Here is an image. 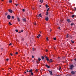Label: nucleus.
<instances>
[{
	"instance_id": "1",
	"label": "nucleus",
	"mask_w": 76,
	"mask_h": 76,
	"mask_svg": "<svg viewBox=\"0 0 76 76\" xmlns=\"http://www.w3.org/2000/svg\"><path fill=\"white\" fill-rule=\"evenodd\" d=\"M69 69L72 70V69L73 67H74V66L73 65H70L69 66Z\"/></svg>"
},
{
	"instance_id": "2",
	"label": "nucleus",
	"mask_w": 76,
	"mask_h": 76,
	"mask_svg": "<svg viewBox=\"0 0 76 76\" xmlns=\"http://www.w3.org/2000/svg\"><path fill=\"white\" fill-rule=\"evenodd\" d=\"M8 11L9 12H10V13H13V11L11 9H9Z\"/></svg>"
},
{
	"instance_id": "3",
	"label": "nucleus",
	"mask_w": 76,
	"mask_h": 76,
	"mask_svg": "<svg viewBox=\"0 0 76 76\" xmlns=\"http://www.w3.org/2000/svg\"><path fill=\"white\" fill-rule=\"evenodd\" d=\"M7 18L8 19H10V18H11V17L10 16V15H8Z\"/></svg>"
},
{
	"instance_id": "4",
	"label": "nucleus",
	"mask_w": 76,
	"mask_h": 76,
	"mask_svg": "<svg viewBox=\"0 0 76 76\" xmlns=\"http://www.w3.org/2000/svg\"><path fill=\"white\" fill-rule=\"evenodd\" d=\"M49 72L50 73V75H53V72H52V71H50V70H48Z\"/></svg>"
},
{
	"instance_id": "5",
	"label": "nucleus",
	"mask_w": 76,
	"mask_h": 76,
	"mask_svg": "<svg viewBox=\"0 0 76 76\" xmlns=\"http://www.w3.org/2000/svg\"><path fill=\"white\" fill-rule=\"evenodd\" d=\"M45 57L46 58V60L47 61H49V59L48 58V57L46 56H45Z\"/></svg>"
},
{
	"instance_id": "6",
	"label": "nucleus",
	"mask_w": 76,
	"mask_h": 76,
	"mask_svg": "<svg viewBox=\"0 0 76 76\" xmlns=\"http://www.w3.org/2000/svg\"><path fill=\"white\" fill-rule=\"evenodd\" d=\"M71 73H72V75H75V72L74 71H72L71 72Z\"/></svg>"
},
{
	"instance_id": "7",
	"label": "nucleus",
	"mask_w": 76,
	"mask_h": 76,
	"mask_svg": "<svg viewBox=\"0 0 76 76\" xmlns=\"http://www.w3.org/2000/svg\"><path fill=\"white\" fill-rule=\"evenodd\" d=\"M23 20L24 22H26V18H23Z\"/></svg>"
},
{
	"instance_id": "8",
	"label": "nucleus",
	"mask_w": 76,
	"mask_h": 76,
	"mask_svg": "<svg viewBox=\"0 0 76 76\" xmlns=\"http://www.w3.org/2000/svg\"><path fill=\"white\" fill-rule=\"evenodd\" d=\"M70 19H68L66 20V21L68 22V23H70Z\"/></svg>"
},
{
	"instance_id": "9",
	"label": "nucleus",
	"mask_w": 76,
	"mask_h": 76,
	"mask_svg": "<svg viewBox=\"0 0 76 76\" xmlns=\"http://www.w3.org/2000/svg\"><path fill=\"white\" fill-rule=\"evenodd\" d=\"M69 36H70V35H69V34H68L67 35H66V37L67 38H69Z\"/></svg>"
},
{
	"instance_id": "10",
	"label": "nucleus",
	"mask_w": 76,
	"mask_h": 76,
	"mask_svg": "<svg viewBox=\"0 0 76 76\" xmlns=\"http://www.w3.org/2000/svg\"><path fill=\"white\" fill-rule=\"evenodd\" d=\"M48 19L49 18L48 17L46 18H45V20H46V21H48Z\"/></svg>"
},
{
	"instance_id": "11",
	"label": "nucleus",
	"mask_w": 76,
	"mask_h": 76,
	"mask_svg": "<svg viewBox=\"0 0 76 76\" xmlns=\"http://www.w3.org/2000/svg\"><path fill=\"white\" fill-rule=\"evenodd\" d=\"M41 37V35H40V34H39V35L37 36V38H39V37Z\"/></svg>"
},
{
	"instance_id": "12",
	"label": "nucleus",
	"mask_w": 76,
	"mask_h": 76,
	"mask_svg": "<svg viewBox=\"0 0 76 76\" xmlns=\"http://www.w3.org/2000/svg\"><path fill=\"white\" fill-rule=\"evenodd\" d=\"M45 66H46V67H48V68H50V66H48V65H46Z\"/></svg>"
},
{
	"instance_id": "13",
	"label": "nucleus",
	"mask_w": 76,
	"mask_h": 76,
	"mask_svg": "<svg viewBox=\"0 0 76 76\" xmlns=\"http://www.w3.org/2000/svg\"><path fill=\"white\" fill-rule=\"evenodd\" d=\"M75 25V24L73 23H71V26H73V25Z\"/></svg>"
},
{
	"instance_id": "14",
	"label": "nucleus",
	"mask_w": 76,
	"mask_h": 76,
	"mask_svg": "<svg viewBox=\"0 0 76 76\" xmlns=\"http://www.w3.org/2000/svg\"><path fill=\"white\" fill-rule=\"evenodd\" d=\"M49 61L50 63H51V62H53V60H52V59H50Z\"/></svg>"
},
{
	"instance_id": "15",
	"label": "nucleus",
	"mask_w": 76,
	"mask_h": 76,
	"mask_svg": "<svg viewBox=\"0 0 76 76\" xmlns=\"http://www.w3.org/2000/svg\"><path fill=\"white\" fill-rule=\"evenodd\" d=\"M46 8H48V7H49V6H48V5L46 4Z\"/></svg>"
},
{
	"instance_id": "16",
	"label": "nucleus",
	"mask_w": 76,
	"mask_h": 76,
	"mask_svg": "<svg viewBox=\"0 0 76 76\" xmlns=\"http://www.w3.org/2000/svg\"><path fill=\"white\" fill-rule=\"evenodd\" d=\"M32 72V69L30 70L29 71V72H30V73H31V72Z\"/></svg>"
},
{
	"instance_id": "17",
	"label": "nucleus",
	"mask_w": 76,
	"mask_h": 76,
	"mask_svg": "<svg viewBox=\"0 0 76 76\" xmlns=\"http://www.w3.org/2000/svg\"><path fill=\"white\" fill-rule=\"evenodd\" d=\"M9 3H11L12 2V0H10L9 1Z\"/></svg>"
},
{
	"instance_id": "18",
	"label": "nucleus",
	"mask_w": 76,
	"mask_h": 76,
	"mask_svg": "<svg viewBox=\"0 0 76 76\" xmlns=\"http://www.w3.org/2000/svg\"><path fill=\"white\" fill-rule=\"evenodd\" d=\"M11 18H12V19H15V17L13 16H12Z\"/></svg>"
},
{
	"instance_id": "19",
	"label": "nucleus",
	"mask_w": 76,
	"mask_h": 76,
	"mask_svg": "<svg viewBox=\"0 0 76 76\" xmlns=\"http://www.w3.org/2000/svg\"><path fill=\"white\" fill-rule=\"evenodd\" d=\"M72 18H75V15H72Z\"/></svg>"
},
{
	"instance_id": "20",
	"label": "nucleus",
	"mask_w": 76,
	"mask_h": 76,
	"mask_svg": "<svg viewBox=\"0 0 76 76\" xmlns=\"http://www.w3.org/2000/svg\"><path fill=\"white\" fill-rule=\"evenodd\" d=\"M38 60L39 61H41V58H38Z\"/></svg>"
},
{
	"instance_id": "21",
	"label": "nucleus",
	"mask_w": 76,
	"mask_h": 76,
	"mask_svg": "<svg viewBox=\"0 0 76 76\" xmlns=\"http://www.w3.org/2000/svg\"><path fill=\"white\" fill-rule=\"evenodd\" d=\"M18 21H19V22H20V18L18 17Z\"/></svg>"
},
{
	"instance_id": "22",
	"label": "nucleus",
	"mask_w": 76,
	"mask_h": 76,
	"mask_svg": "<svg viewBox=\"0 0 76 76\" xmlns=\"http://www.w3.org/2000/svg\"><path fill=\"white\" fill-rule=\"evenodd\" d=\"M66 76H72V75L70 74H67Z\"/></svg>"
},
{
	"instance_id": "23",
	"label": "nucleus",
	"mask_w": 76,
	"mask_h": 76,
	"mask_svg": "<svg viewBox=\"0 0 76 76\" xmlns=\"http://www.w3.org/2000/svg\"><path fill=\"white\" fill-rule=\"evenodd\" d=\"M7 14H8V13H7V12L5 13V16H7Z\"/></svg>"
},
{
	"instance_id": "24",
	"label": "nucleus",
	"mask_w": 76,
	"mask_h": 76,
	"mask_svg": "<svg viewBox=\"0 0 76 76\" xmlns=\"http://www.w3.org/2000/svg\"><path fill=\"white\" fill-rule=\"evenodd\" d=\"M31 75H32V76H33V75H34V74H33V72H31Z\"/></svg>"
},
{
	"instance_id": "25",
	"label": "nucleus",
	"mask_w": 76,
	"mask_h": 76,
	"mask_svg": "<svg viewBox=\"0 0 76 76\" xmlns=\"http://www.w3.org/2000/svg\"><path fill=\"white\" fill-rule=\"evenodd\" d=\"M39 17H40V18H41V17H42V15H41V14H39Z\"/></svg>"
},
{
	"instance_id": "26",
	"label": "nucleus",
	"mask_w": 76,
	"mask_h": 76,
	"mask_svg": "<svg viewBox=\"0 0 76 76\" xmlns=\"http://www.w3.org/2000/svg\"><path fill=\"white\" fill-rule=\"evenodd\" d=\"M42 60H43V59H44V57L42 56Z\"/></svg>"
},
{
	"instance_id": "27",
	"label": "nucleus",
	"mask_w": 76,
	"mask_h": 76,
	"mask_svg": "<svg viewBox=\"0 0 76 76\" xmlns=\"http://www.w3.org/2000/svg\"><path fill=\"white\" fill-rule=\"evenodd\" d=\"M9 24L10 25H12V24H11V23L10 22H9Z\"/></svg>"
},
{
	"instance_id": "28",
	"label": "nucleus",
	"mask_w": 76,
	"mask_h": 76,
	"mask_svg": "<svg viewBox=\"0 0 76 76\" xmlns=\"http://www.w3.org/2000/svg\"><path fill=\"white\" fill-rule=\"evenodd\" d=\"M46 13H47L46 15H47V16L48 15V11H47V12H46Z\"/></svg>"
},
{
	"instance_id": "29",
	"label": "nucleus",
	"mask_w": 76,
	"mask_h": 76,
	"mask_svg": "<svg viewBox=\"0 0 76 76\" xmlns=\"http://www.w3.org/2000/svg\"><path fill=\"white\" fill-rule=\"evenodd\" d=\"M61 69V67L59 66V70H60Z\"/></svg>"
},
{
	"instance_id": "30",
	"label": "nucleus",
	"mask_w": 76,
	"mask_h": 76,
	"mask_svg": "<svg viewBox=\"0 0 76 76\" xmlns=\"http://www.w3.org/2000/svg\"><path fill=\"white\" fill-rule=\"evenodd\" d=\"M15 6H16V7H17V6H19V4H15Z\"/></svg>"
},
{
	"instance_id": "31",
	"label": "nucleus",
	"mask_w": 76,
	"mask_h": 76,
	"mask_svg": "<svg viewBox=\"0 0 76 76\" xmlns=\"http://www.w3.org/2000/svg\"><path fill=\"white\" fill-rule=\"evenodd\" d=\"M71 42H72V43H74L75 42L74 41H73L72 40H71Z\"/></svg>"
},
{
	"instance_id": "32",
	"label": "nucleus",
	"mask_w": 76,
	"mask_h": 76,
	"mask_svg": "<svg viewBox=\"0 0 76 76\" xmlns=\"http://www.w3.org/2000/svg\"><path fill=\"white\" fill-rule=\"evenodd\" d=\"M15 54H18V52H17L15 53Z\"/></svg>"
},
{
	"instance_id": "33",
	"label": "nucleus",
	"mask_w": 76,
	"mask_h": 76,
	"mask_svg": "<svg viewBox=\"0 0 76 76\" xmlns=\"http://www.w3.org/2000/svg\"><path fill=\"white\" fill-rule=\"evenodd\" d=\"M12 45V43H10V44H9V45L10 46V45Z\"/></svg>"
},
{
	"instance_id": "34",
	"label": "nucleus",
	"mask_w": 76,
	"mask_h": 76,
	"mask_svg": "<svg viewBox=\"0 0 76 76\" xmlns=\"http://www.w3.org/2000/svg\"><path fill=\"white\" fill-rule=\"evenodd\" d=\"M54 40H56V38L55 37L54 38H53Z\"/></svg>"
},
{
	"instance_id": "35",
	"label": "nucleus",
	"mask_w": 76,
	"mask_h": 76,
	"mask_svg": "<svg viewBox=\"0 0 76 76\" xmlns=\"http://www.w3.org/2000/svg\"><path fill=\"white\" fill-rule=\"evenodd\" d=\"M10 54L11 56H13V54H12V53H10Z\"/></svg>"
},
{
	"instance_id": "36",
	"label": "nucleus",
	"mask_w": 76,
	"mask_h": 76,
	"mask_svg": "<svg viewBox=\"0 0 76 76\" xmlns=\"http://www.w3.org/2000/svg\"><path fill=\"white\" fill-rule=\"evenodd\" d=\"M74 11H76V8H75L74 10Z\"/></svg>"
},
{
	"instance_id": "37",
	"label": "nucleus",
	"mask_w": 76,
	"mask_h": 76,
	"mask_svg": "<svg viewBox=\"0 0 76 76\" xmlns=\"http://www.w3.org/2000/svg\"><path fill=\"white\" fill-rule=\"evenodd\" d=\"M49 9H50V8H48V9L47 10V12H48V11Z\"/></svg>"
},
{
	"instance_id": "38",
	"label": "nucleus",
	"mask_w": 76,
	"mask_h": 76,
	"mask_svg": "<svg viewBox=\"0 0 76 76\" xmlns=\"http://www.w3.org/2000/svg\"><path fill=\"white\" fill-rule=\"evenodd\" d=\"M22 10L23 12H25V9H23Z\"/></svg>"
},
{
	"instance_id": "39",
	"label": "nucleus",
	"mask_w": 76,
	"mask_h": 76,
	"mask_svg": "<svg viewBox=\"0 0 76 76\" xmlns=\"http://www.w3.org/2000/svg\"><path fill=\"white\" fill-rule=\"evenodd\" d=\"M34 25H37V24L35 23H34Z\"/></svg>"
},
{
	"instance_id": "40",
	"label": "nucleus",
	"mask_w": 76,
	"mask_h": 76,
	"mask_svg": "<svg viewBox=\"0 0 76 76\" xmlns=\"http://www.w3.org/2000/svg\"><path fill=\"white\" fill-rule=\"evenodd\" d=\"M23 32V30H21V32Z\"/></svg>"
},
{
	"instance_id": "41",
	"label": "nucleus",
	"mask_w": 76,
	"mask_h": 76,
	"mask_svg": "<svg viewBox=\"0 0 76 76\" xmlns=\"http://www.w3.org/2000/svg\"><path fill=\"white\" fill-rule=\"evenodd\" d=\"M15 31H16L17 32H18V30H15Z\"/></svg>"
},
{
	"instance_id": "42",
	"label": "nucleus",
	"mask_w": 76,
	"mask_h": 76,
	"mask_svg": "<svg viewBox=\"0 0 76 76\" xmlns=\"http://www.w3.org/2000/svg\"><path fill=\"white\" fill-rule=\"evenodd\" d=\"M41 1H42L41 2V3H42V2H43V1H44L42 0Z\"/></svg>"
},
{
	"instance_id": "43",
	"label": "nucleus",
	"mask_w": 76,
	"mask_h": 76,
	"mask_svg": "<svg viewBox=\"0 0 76 76\" xmlns=\"http://www.w3.org/2000/svg\"><path fill=\"white\" fill-rule=\"evenodd\" d=\"M46 39H47V41H48V37L46 38Z\"/></svg>"
},
{
	"instance_id": "44",
	"label": "nucleus",
	"mask_w": 76,
	"mask_h": 76,
	"mask_svg": "<svg viewBox=\"0 0 76 76\" xmlns=\"http://www.w3.org/2000/svg\"><path fill=\"white\" fill-rule=\"evenodd\" d=\"M32 62H33V63H34L35 62V61H34V60H33Z\"/></svg>"
},
{
	"instance_id": "45",
	"label": "nucleus",
	"mask_w": 76,
	"mask_h": 76,
	"mask_svg": "<svg viewBox=\"0 0 76 76\" xmlns=\"http://www.w3.org/2000/svg\"><path fill=\"white\" fill-rule=\"evenodd\" d=\"M9 60V58H7L6 59L7 61H8V60Z\"/></svg>"
},
{
	"instance_id": "46",
	"label": "nucleus",
	"mask_w": 76,
	"mask_h": 76,
	"mask_svg": "<svg viewBox=\"0 0 76 76\" xmlns=\"http://www.w3.org/2000/svg\"><path fill=\"white\" fill-rule=\"evenodd\" d=\"M2 50H3V48H1V51H3Z\"/></svg>"
},
{
	"instance_id": "47",
	"label": "nucleus",
	"mask_w": 76,
	"mask_h": 76,
	"mask_svg": "<svg viewBox=\"0 0 76 76\" xmlns=\"http://www.w3.org/2000/svg\"><path fill=\"white\" fill-rule=\"evenodd\" d=\"M46 52H48V50L46 49Z\"/></svg>"
},
{
	"instance_id": "48",
	"label": "nucleus",
	"mask_w": 76,
	"mask_h": 76,
	"mask_svg": "<svg viewBox=\"0 0 76 76\" xmlns=\"http://www.w3.org/2000/svg\"><path fill=\"white\" fill-rule=\"evenodd\" d=\"M38 70L37 69L36 70V72H38Z\"/></svg>"
},
{
	"instance_id": "49",
	"label": "nucleus",
	"mask_w": 76,
	"mask_h": 76,
	"mask_svg": "<svg viewBox=\"0 0 76 76\" xmlns=\"http://www.w3.org/2000/svg\"><path fill=\"white\" fill-rule=\"evenodd\" d=\"M18 33H19V34H20V33H21V32L20 31V32H18Z\"/></svg>"
},
{
	"instance_id": "50",
	"label": "nucleus",
	"mask_w": 76,
	"mask_h": 76,
	"mask_svg": "<svg viewBox=\"0 0 76 76\" xmlns=\"http://www.w3.org/2000/svg\"><path fill=\"white\" fill-rule=\"evenodd\" d=\"M39 6L40 7H41V6H42L41 5H40Z\"/></svg>"
},
{
	"instance_id": "51",
	"label": "nucleus",
	"mask_w": 76,
	"mask_h": 76,
	"mask_svg": "<svg viewBox=\"0 0 76 76\" xmlns=\"http://www.w3.org/2000/svg\"><path fill=\"white\" fill-rule=\"evenodd\" d=\"M34 58V56H32V58Z\"/></svg>"
},
{
	"instance_id": "52",
	"label": "nucleus",
	"mask_w": 76,
	"mask_h": 76,
	"mask_svg": "<svg viewBox=\"0 0 76 76\" xmlns=\"http://www.w3.org/2000/svg\"><path fill=\"white\" fill-rule=\"evenodd\" d=\"M27 73H28V72H29V71L27 70Z\"/></svg>"
},
{
	"instance_id": "53",
	"label": "nucleus",
	"mask_w": 76,
	"mask_h": 76,
	"mask_svg": "<svg viewBox=\"0 0 76 76\" xmlns=\"http://www.w3.org/2000/svg\"><path fill=\"white\" fill-rule=\"evenodd\" d=\"M33 51H34V49L33 48Z\"/></svg>"
},
{
	"instance_id": "54",
	"label": "nucleus",
	"mask_w": 76,
	"mask_h": 76,
	"mask_svg": "<svg viewBox=\"0 0 76 76\" xmlns=\"http://www.w3.org/2000/svg\"><path fill=\"white\" fill-rule=\"evenodd\" d=\"M58 28L59 29H60V27H59Z\"/></svg>"
},
{
	"instance_id": "55",
	"label": "nucleus",
	"mask_w": 76,
	"mask_h": 76,
	"mask_svg": "<svg viewBox=\"0 0 76 76\" xmlns=\"http://www.w3.org/2000/svg\"><path fill=\"white\" fill-rule=\"evenodd\" d=\"M25 74H26V72H24Z\"/></svg>"
},
{
	"instance_id": "56",
	"label": "nucleus",
	"mask_w": 76,
	"mask_h": 76,
	"mask_svg": "<svg viewBox=\"0 0 76 76\" xmlns=\"http://www.w3.org/2000/svg\"><path fill=\"white\" fill-rule=\"evenodd\" d=\"M36 62L37 63H38V61H36Z\"/></svg>"
},
{
	"instance_id": "57",
	"label": "nucleus",
	"mask_w": 76,
	"mask_h": 76,
	"mask_svg": "<svg viewBox=\"0 0 76 76\" xmlns=\"http://www.w3.org/2000/svg\"><path fill=\"white\" fill-rule=\"evenodd\" d=\"M67 61L66 60V63H67Z\"/></svg>"
},
{
	"instance_id": "58",
	"label": "nucleus",
	"mask_w": 76,
	"mask_h": 76,
	"mask_svg": "<svg viewBox=\"0 0 76 76\" xmlns=\"http://www.w3.org/2000/svg\"><path fill=\"white\" fill-rule=\"evenodd\" d=\"M39 2L41 3V0H40Z\"/></svg>"
},
{
	"instance_id": "59",
	"label": "nucleus",
	"mask_w": 76,
	"mask_h": 76,
	"mask_svg": "<svg viewBox=\"0 0 76 76\" xmlns=\"http://www.w3.org/2000/svg\"><path fill=\"white\" fill-rule=\"evenodd\" d=\"M41 70H43V69H41Z\"/></svg>"
},
{
	"instance_id": "60",
	"label": "nucleus",
	"mask_w": 76,
	"mask_h": 76,
	"mask_svg": "<svg viewBox=\"0 0 76 76\" xmlns=\"http://www.w3.org/2000/svg\"><path fill=\"white\" fill-rule=\"evenodd\" d=\"M75 61H76V58L75 59Z\"/></svg>"
},
{
	"instance_id": "61",
	"label": "nucleus",
	"mask_w": 76,
	"mask_h": 76,
	"mask_svg": "<svg viewBox=\"0 0 76 76\" xmlns=\"http://www.w3.org/2000/svg\"><path fill=\"white\" fill-rule=\"evenodd\" d=\"M32 9H33V10H34V9H35L34 8H33Z\"/></svg>"
},
{
	"instance_id": "62",
	"label": "nucleus",
	"mask_w": 76,
	"mask_h": 76,
	"mask_svg": "<svg viewBox=\"0 0 76 76\" xmlns=\"http://www.w3.org/2000/svg\"><path fill=\"white\" fill-rule=\"evenodd\" d=\"M60 58V57H58V58Z\"/></svg>"
},
{
	"instance_id": "63",
	"label": "nucleus",
	"mask_w": 76,
	"mask_h": 76,
	"mask_svg": "<svg viewBox=\"0 0 76 76\" xmlns=\"http://www.w3.org/2000/svg\"><path fill=\"white\" fill-rule=\"evenodd\" d=\"M37 17H39V15H38Z\"/></svg>"
},
{
	"instance_id": "64",
	"label": "nucleus",
	"mask_w": 76,
	"mask_h": 76,
	"mask_svg": "<svg viewBox=\"0 0 76 76\" xmlns=\"http://www.w3.org/2000/svg\"><path fill=\"white\" fill-rule=\"evenodd\" d=\"M9 69H11V68H10Z\"/></svg>"
}]
</instances>
